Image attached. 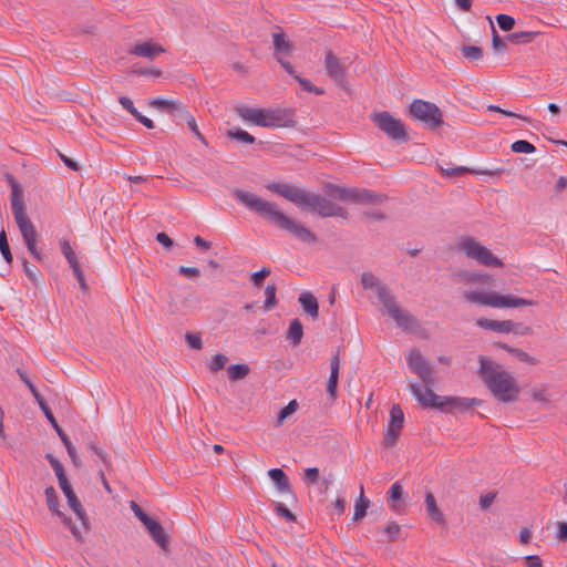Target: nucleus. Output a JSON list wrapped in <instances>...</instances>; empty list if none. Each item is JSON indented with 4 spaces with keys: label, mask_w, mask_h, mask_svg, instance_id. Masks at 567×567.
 <instances>
[{
    "label": "nucleus",
    "mask_w": 567,
    "mask_h": 567,
    "mask_svg": "<svg viewBox=\"0 0 567 567\" xmlns=\"http://www.w3.org/2000/svg\"><path fill=\"white\" fill-rule=\"evenodd\" d=\"M234 197L266 221L288 231L302 243H316L317 236L301 223L285 215L276 203L267 202L258 195L239 188L233 190Z\"/></svg>",
    "instance_id": "f257e3e1"
},
{
    "label": "nucleus",
    "mask_w": 567,
    "mask_h": 567,
    "mask_svg": "<svg viewBox=\"0 0 567 567\" xmlns=\"http://www.w3.org/2000/svg\"><path fill=\"white\" fill-rule=\"evenodd\" d=\"M478 374L493 396L503 403L516 401L520 390L513 373L484 355L478 357Z\"/></svg>",
    "instance_id": "f03ea898"
},
{
    "label": "nucleus",
    "mask_w": 567,
    "mask_h": 567,
    "mask_svg": "<svg viewBox=\"0 0 567 567\" xmlns=\"http://www.w3.org/2000/svg\"><path fill=\"white\" fill-rule=\"evenodd\" d=\"M409 390L414 395L420 404L425 408H435L442 411H465L473 406L480 405L481 401L477 399L458 398V396H441L434 392H429V398L422 392L419 384L410 382Z\"/></svg>",
    "instance_id": "7ed1b4c3"
},
{
    "label": "nucleus",
    "mask_w": 567,
    "mask_h": 567,
    "mask_svg": "<svg viewBox=\"0 0 567 567\" xmlns=\"http://www.w3.org/2000/svg\"><path fill=\"white\" fill-rule=\"evenodd\" d=\"M463 298L467 302L480 303L493 308H518L536 306L537 302L529 299L518 298L513 295L502 296L496 292L465 291Z\"/></svg>",
    "instance_id": "20e7f679"
},
{
    "label": "nucleus",
    "mask_w": 567,
    "mask_h": 567,
    "mask_svg": "<svg viewBox=\"0 0 567 567\" xmlns=\"http://www.w3.org/2000/svg\"><path fill=\"white\" fill-rule=\"evenodd\" d=\"M329 194L342 202H351L359 205H380L388 199L386 195L369 189L344 188L336 185L330 187Z\"/></svg>",
    "instance_id": "39448f33"
},
{
    "label": "nucleus",
    "mask_w": 567,
    "mask_h": 567,
    "mask_svg": "<svg viewBox=\"0 0 567 567\" xmlns=\"http://www.w3.org/2000/svg\"><path fill=\"white\" fill-rule=\"evenodd\" d=\"M236 112L244 121L261 127H279L285 121V114L279 110L237 106Z\"/></svg>",
    "instance_id": "423d86ee"
},
{
    "label": "nucleus",
    "mask_w": 567,
    "mask_h": 567,
    "mask_svg": "<svg viewBox=\"0 0 567 567\" xmlns=\"http://www.w3.org/2000/svg\"><path fill=\"white\" fill-rule=\"evenodd\" d=\"M409 115L424 123L429 128L435 130L443 124V113L440 107L429 101L415 99L409 105Z\"/></svg>",
    "instance_id": "0eeeda50"
},
{
    "label": "nucleus",
    "mask_w": 567,
    "mask_h": 567,
    "mask_svg": "<svg viewBox=\"0 0 567 567\" xmlns=\"http://www.w3.org/2000/svg\"><path fill=\"white\" fill-rule=\"evenodd\" d=\"M371 121L381 132L394 142L406 143L409 141V134L404 123L395 118L391 113L386 111L373 113Z\"/></svg>",
    "instance_id": "6e6552de"
},
{
    "label": "nucleus",
    "mask_w": 567,
    "mask_h": 567,
    "mask_svg": "<svg viewBox=\"0 0 567 567\" xmlns=\"http://www.w3.org/2000/svg\"><path fill=\"white\" fill-rule=\"evenodd\" d=\"M406 363L409 369L421 379L424 386L422 392L429 398V392H434L432 388L435 385L432 365L416 348L412 349L406 355Z\"/></svg>",
    "instance_id": "1a4fd4ad"
},
{
    "label": "nucleus",
    "mask_w": 567,
    "mask_h": 567,
    "mask_svg": "<svg viewBox=\"0 0 567 567\" xmlns=\"http://www.w3.org/2000/svg\"><path fill=\"white\" fill-rule=\"evenodd\" d=\"M458 248L468 258L476 260L478 264L486 267H503L501 259L495 257L489 249L481 245L474 237H465L458 243Z\"/></svg>",
    "instance_id": "9d476101"
},
{
    "label": "nucleus",
    "mask_w": 567,
    "mask_h": 567,
    "mask_svg": "<svg viewBox=\"0 0 567 567\" xmlns=\"http://www.w3.org/2000/svg\"><path fill=\"white\" fill-rule=\"evenodd\" d=\"M301 207H307L319 214L321 217H348L346 208L334 204L329 198L315 193L307 192Z\"/></svg>",
    "instance_id": "9b49d317"
},
{
    "label": "nucleus",
    "mask_w": 567,
    "mask_h": 567,
    "mask_svg": "<svg viewBox=\"0 0 567 567\" xmlns=\"http://www.w3.org/2000/svg\"><path fill=\"white\" fill-rule=\"evenodd\" d=\"M21 233L23 241L30 254L37 259L42 260V254L37 248L38 235L34 225L27 214L13 217Z\"/></svg>",
    "instance_id": "f8f14e48"
},
{
    "label": "nucleus",
    "mask_w": 567,
    "mask_h": 567,
    "mask_svg": "<svg viewBox=\"0 0 567 567\" xmlns=\"http://www.w3.org/2000/svg\"><path fill=\"white\" fill-rule=\"evenodd\" d=\"M386 313L395 321V323L404 330H411L416 326L415 318L408 311L401 309L395 296L392 293L382 302Z\"/></svg>",
    "instance_id": "ddd939ff"
},
{
    "label": "nucleus",
    "mask_w": 567,
    "mask_h": 567,
    "mask_svg": "<svg viewBox=\"0 0 567 567\" xmlns=\"http://www.w3.org/2000/svg\"><path fill=\"white\" fill-rule=\"evenodd\" d=\"M59 486H60L61 491L63 492L70 508L74 512V514L76 515L78 519L81 523V525L79 527L82 530V534L87 533L90 529L89 517H87L86 512L84 511L81 502L76 497L69 480H65V481L59 483Z\"/></svg>",
    "instance_id": "4468645a"
},
{
    "label": "nucleus",
    "mask_w": 567,
    "mask_h": 567,
    "mask_svg": "<svg viewBox=\"0 0 567 567\" xmlns=\"http://www.w3.org/2000/svg\"><path fill=\"white\" fill-rule=\"evenodd\" d=\"M44 494H45V501H47L48 508L54 515H56L62 520V523L64 525H66L70 528L72 535L78 540H81L82 539V530L80 529V527L78 525L73 524L72 519L59 509V497H58V494H56L54 487L53 486L47 487L44 491Z\"/></svg>",
    "instance_id": "2eb2a0df"
},
{
    "label": "nucleus",
    "mask_w": 567,
    "mask_h": 567,
    "mask_svg": "<svg viewBox=\"0 0 567 567\" xmlns=\"http://www.w3.org/2000/svg\"><path fill=\"white\" fill-rule=\"evenodd\" d=\"M295 50L288 38H274V58L289 75H295V68L289 61Z\"/></svg>",
    "instance_id": "dca6fc26"
},
{
    "label": "nucleus",
    "mask_w": 567,
    "mask_h": 567,
    "mask_svg": "<svg viewBox=\"0 0 567 567\" xmlns=\"http://www.w3.org/2000/svg\"><path fill=\"white\" fill-rule=\"evenodd\" d=\"M324 68L327 74L341 87L347 89V71L340 59L332 52L328 51L324 59Z\"/></svg>",
    "instance_id": "f3484780"
},
{
    "label": "nucleus",
    "mask_w": 567,
    "mask_h": 567,
    "mask_svg": "<svg viewBox=\"0 0 567 567\" xmlns=\"http://www.w3.org/2000/svg\"><path fill=\"white\" fill-rule=\"evenodd\" d=\"M267 188L276 193L286 199L292 202L293 204L298 206H302L303 199L306 197L307 192L296 187L293 185L289 184H281V183H271L267 185Z\"/></svg>",
    "instance_id": "a211bd4d"
},
{
    "label": "nucleus",
    "mask_w": 567,
    "mask_h": 567,
    "mask_svg": "<svg viewBox=\"0 0 567 567\" xmlns=\"http://www.w3.org/2000/svg\"><path fill=\"white\" fill-rule=\"evenodd\" d=\"M43 413H44L47 420L49 421V423L55 430V432L59 435V437L61 439V441L63 442V444H64V446H65V449L68 451V454L71 457L72 463L74 464V466L81 467L82 466V462H81L80 457L76 454V450H75L74 445L70 441L68 434L58 424V422H56V420H55L51 409L49 408L48 410H44Z\"/></svg>",
    "instance_id": "6ab92c4d"
},
{
    "label": "nucleus",
    "mask_w": 567,
    "mask_h": 567,
    "mask_svg": "<svg viewBox=\"0 0 567 567\" xmlns=\"http://www.w3.org/2000/svg\"><path fill=\"white\" fill-rule=\"evenodd\" d=\"M361 285L363 289L373 290L381 303L392 295L388 286L382 284L379 278L371 271L362 272Z\"/></svg>",
    "instance_id": "aec40b11"
},
{
    "label": "nucleus",
    "mask_w": 567,
    "mask_h": 567,
    "mask_svg": "<svg viewBox=\"0 0 567 567\" xmlns=\"http://www.w3.org/2000/svg\"><path fill=\"white\" fill-rule=\"evenodd\" d=\"M7 181L11 186V208L13 217L27 214L24 202L22 198V189L19 183L14 179L12 175H8Z\"/></svg>",
    "instance_id": "412c9836"
},
{
    "label": "nucleus",
    "mask_w": 567,
    "mask_h": 567,
    "mask_svg": "<svg viewBox=\"0 0 567 567\" xmlns=\"http://www.w3.org/2000/svg\"><path fill=\"white\" fill-rule=\"evenodd\" d=\"M145 526V528L147 529L148 534L151 535L152 539L165 551H168L169 548H168V545H169V540H168V535L167 533L164 530V528L162 527V525L151 518L148 519L147 522H145V524H143Z\"/></svg>",
    "instance_id": "4be33fe9"
},
{
    "label": "nucleus",
    "mask_w": 567,
    "mask_h": 567,
    "mask_svg": "<svg viewBox=\"0 0 567 567\" xmlns=\"http://www.w3.org/2000/svg\"><path fill=\"white\" fill-rule=\"evenodd\" d=\"M128 52L136 56L153 60L159 54L164 53L165 49L157 43L145 41L133 45Z\"/></svg>",
    "instance_id": "5701e85b"
},
{
    "label": "nucleus",
    "mask_w": 567,
    "mask_h": 567,
    "mask_svg": "<svg viewBox=\"0 0 567 567\" xmlns=\"http://www.w3.org/2000/svg\"><path fill=\"white\" fill-rule=\"evenodd\" d=\"M340 349H337L336 353L330 359V375L327 382V392L331 400L337 399V388L340 370Z\"/></svg>",
    "instance_id": "b1692460"
},
{
    "label": "nucleus",
    "mask_w": 567,
    "mask_h": 567,
    "mask_svg": "<svg viewBox=\"0 0 567 567\" xmlns=\"http://www.w3.org/2000/svg\"><path fill=\"white\" fill-rule=\"evenodd\" d=\"M437 167H439L442 176L445 178L457 177V176H462L464 174L493 175L498 172V171H491V169H474V168H468L465 166L444 167L439 163H437Z\"/></svg>",
    "instance_id": "393cba45"
},
{
    "label": "nucleus",
    "mask_w": 567,
    "mask_h": 567,
    "mask_svg": "<svg viewBox=\"0 0 567 567\" xmlns=\"http://www.w3.org/2000/svg\"><path fill=\"white\" fill-rule=\"evenodd\" d=\"M476 324L485 330H491L499 333H509L511 330H514V321L512 320H492L481 318L476 321Z\"/></svg>",
    "instance_id": "a878e982"
},
{
    "label": "nucleus",
    "mask_w": 567,
    "mask_h": 567,
    "mask_svg": "<svg viewBox=\"0 0 567 567\" xmlns=\"http://www.w3.org/2000/svg\"><path fill=\"white\" fill-rule=\"evenodd\" d=\"M529 38H492V49L495 54H502L509 51V45L526 44Z\"/></svg>",
    "instance_id": "bb28decb"
},
{
    "label": "nucleus",
    "mask_w": 567,
    "mask_h": 567,
    "mask_svg": "<svg viewBox=\"0 0 567 567\" xmlns=\"http://www.w3.org/2000/svg\"><path fill=\"white\" fill-rule=\"evenodd\" d=\"M298 300L307 315L315 320L318 319L319 306L316 297L311 292L306 291L300 293Z\"/></svg>",
    "instance_id": "cd10ccee"
},
{
    "label": "nucleus",
    "mask_w": 567,
    "mask_h": 567,
    "mask_svg": "<svg viewBox=\"0 0 567 567\" xmlns=\"http://www.w3.org/2000/svg\"><path fill=\"white\" fill-rule=\"evenodd\" d=\"M268 475L279 492L291 494L289 478L281 468H271L269 470Z\"/></svg>",
    "instance_id": "c85d7f7f"
},
{
    "label": "nucleus",
    "mask_w": 567,
    "mask_h": 567,
    "mask_svg": "<svg viewBox=\"0 0 567 567\" xmlns=\"http://www.w3.org/2000/svg\"><path fill=\"white\" fill-rule=\"evenodd\" d=\"M425 507L427 515L439 524H444L445 518L441 509L439 508L435 497L431 492L425 494Z\"/></svg>",
    "instance_id": "c756f323"
},
{
    "label": "nucleus",
    "mask_w": 567,
    "mask_h": 567,
    "mask_svg": "<svg viewBox=\"0 0 567 567\" xmlns=\"http://www.w3.org/2000/svg\"><path fill=\"white\" fill-rule=\"evenodd\" d=\"M17 373L19 374V377L22 380V382L29 388L30 392L32 393V395L35 399V401L38 402V404H39L40 409L42 410V412L44 410H48L49 406H48L47 402L44 401L43 396L39 393L37 388L33 385V383L29 379L28 374L23 370H21V369H17Z\"/></svg>",
    "instance_id": "7c9ffc66"
},
{
    "label": "nucleus",
    "mask_w": 567,
    "mask_h": 567,
    "mask_svg": "<svg viewBox=\"0 0 567 567\" xmlns=\"http://www.w3.org/2000/svg\"><path fill=\"white\" fill-rule=\"evenodd\" d=\"M496 346L498 348L507 351L509 354L515 357L520 362H525V363L532 364V365L537 363V360L534 357L529 355L527 352H525L522 349L513 348L506 343H497Z\"/></svg>",
    "instance_id": "2f4dec72"
},
{
    "label": "nucleus",
    "mask_w": 567,
    "mask_h": 567,
    "mask_svg": "<svg viewBox=\"0 0 567 567\" xmlns=\"http://www.w3.org/2000/svg\"><path fill=\"white\" fill-rule=\"evenodd\" d=\"M370 506V501L363 494V486H360V496L354 505V513L352 516L353 522L361 520L365 515Z\"/></svg>",
    "instance_id": "473e14b6"
},
{
    "label": "nucleus",
    "mask_w": 567,
    "mask_h": 567,
    "mask_svg": "<svg viewBox=\"0 0 567 567\" xmlns=\"http://www.w3.org/2000/svg\"><path fill=\"white\" fill-rule=\"evenodd\" d=\"M432 50L435 52V55L440 58L441 60H444L446 58H450L454 55L457 50H455L456 45H450L442 41L441 38H437V41L431 45Z\"/></svg>",
    "instance_id": "72a5a7b5"
},
{
    "label": "nucleus",
    "mask_w": 567,
    "mask_h": 567,
    "mask_svg": "<svg viewBox=\"0 0 567 567\" xmlns=\"http://www.w3.org/2000/svg\"><path fill=\"white\" fill-rule=\"evenodd\" d=\"M455 50L460 51L462 55L471 62L483 58V49L477 45L457 44Z\"/></svg>",
    "instance_id": "f704fd0d"
},
{
    "label": "nucleus",
    "mask_w": 567,
    "mask_h": 567,
    "mask_svg": "<svg viewBox=\"0 0 567 567\" xmlns=\"http://www.w3.org/2000/svg\"><path fill=\"white\" fill-rule=\"evenodd\" d=\"M303 336V328L299 319H293L287 331V339L293 344L298 346Z\"/></svg>",
    "instance_id": "c9c22d12"
},
{
    "label": "nucleus",
    "mask_w": 567,
    "mask_h": 567,
    "mask_svg": "<svg viewBox=\"0 0 567 567\" xmlns=\"http://www.w3.org/2000/svg\"><path fill=\"white\" fill-rule=\"evenodd\" d=\"M249 372L250 368L245 363L231 364L227 369L228 379L233 382L245 379Z\"/></svg>",
    "instance_id": "e433bc0d"
},
{
    "label": "nucleus",
    "mask_w": 567,
    "mask_h": 567,
    "mask_svg": "<svg viewBox=\"0 0 567 567\" xmlns=\"http://www.w3.org/2000/svg\"><path fill=\"white\" fill-rule=\"evenodd\" d=\"M176 103H177V100H168V99H163V97H153L148 101L150 106H152L158 111L166 112L168 114L172 113Z\"/></svg>",
    "instance_id": "4c0bfd02"
},
{
    "label": "nucleus",
    "mask_w": 567,
    "mask_h": 567,
    "mask_svg": "<svg viewBox=\"0 0 567 567\" xmlns=\"http://www.w3.org/2000/svg\"><path fill=\"white\" fill-rule=\"evenodd\" d=\"M401 426H393L388 424L386 432L384 433L383 444L385 447L394 446L398 442V439L401 434Z\"/></svg>",
    "instance_id": "58836bf2"
},
{
    "label": "nucleus",
    "mask_w": 567,
    "mask_h": 567,
    "mask_svg": "<svg viewBox=\"0 0 567 567\" xmlns=\"http://www.w3.org/2000/svg\"><path fill=\"white\" fill-rule=\"evenodd\" d=\"M298 402L296 400H291L284 409H281L278 413L276 426H281L284 422L298 410Z\"/></svg>",
    "instance_id": "ea45409f"
},
{
    "label": "nucleus",
    "mask_w": 567,
    "mask_h": 567,
    "mask_svg": "<svg viewBox=\"0 0 567 567\" xmlns=\"http://www.w3.org/2000/svg\"><path fill=\"white\" fill-rule=\"evenodd\" d=\"M45 458L48 460L52 470L54 471L59 483L68 480V477L65 475L64 467H63L62 463L56 457H54L51 453H48L45 455Z\"/></svg>",
    "instance_id": "a19ab883"
},
{
    "label": "nucleus",
    "mask_w": 567,
    "mask_h": 567,
    "mask_svg": "<svg viewBox=\"0 0 567 567\" xmlns=\"http://www.w3.org/2000/svg\"><path fill=\"white\" fill-rule=\"evenodd\" d=\"M87 449L90 451H92L94 454H96V456L101 460V462L103 463V465L106 467V470L109 472H112L113 471V465L111 463V460L109 457V455L106 454V452L104 450H102L101 447H99L94 442H89L87 443Z\"/></svg>",
    "instance_id": "79ce46f5"
},
{
    "label": "nucleus",
    "mask_w": 567,
    "mask_h": 567,
    "mask_svg": "<svg viewBox=\"0 0 567 567\" xmlns=\"http://www.w3.org/2000/svg\"><path fill=\"white\" fill-rule=\"evenodd\" d=\"M228 362V357L223 353H217L213 357V359L208 362L207 368L212 373H217L219 370H223Z\"/></svg>",
    "instance_id": "37998d69"
},
{
    "label": "nucleus",
    "mask_w": 567,
    "mask_h": 567,
    "mask_svg": "<svg viewBox=\"0 0 567 567\" xmlns=\"http://www.w3.org/2000/svg\"><path fill=\"white\" fill-rule=\"evenodd\" d=\"M291 76L300 84L302 90L316 95L324 94V90L322 87L315 86L308 79L299 76L296 72L295 75Z\"/></svg>",
    "instance_id": "c03bdc74"
},
{
    "label": "nucleus",
    "mask_w": 567,
    "mask_h": 567,
    "mask_svg": "<svg viewBox=\"0 0 567 567\" xmlns=\"http://www.w3.org/2000/svg\"><path fill=\"white\" fill-rule=\"evenodd\" d=\"M276 290L277 289L275 284H268L265 288L266 300L264 303V308L267 311L271 310L277 305Z\"/></svg>",
    "instance_id": "a18cd8bd"
},
{
    "label": "nucleus",
    "mask_w": 567,
    "mask_h": 567,
    "mask_svg": "<svg viewBox=\"0 0 567 567\" xmlns=\"http://www.w3.org/2000/svg\"><path fill=\"white\" fill-rule=\"evenodd\" d=\"M404 413L399 404H393L390 410V422L389 425L403 427Z\"/></svg>",
    "instance_id": "49530a36"
},
{
    "label": "nucleus",
    "mask_w": 567,
    "mask_h": 567,
    "mask_svg": "<svg viewBox=\"0 0 567 567\" xmlns=\"http://www.w3.org/2000/svg\"><path fill=\"white\" fill-rule=\"evenodd\" d=\"M227 136L231 140H236L240 143L252 144L255 137L244 130H230L227 132Z\"/></svg>",
    "instance_id": "de8ad7c7"
},
{
    "label": "nucleus",
    "mask_w": 567,
    "mask_h": 567,
    "mask_svg": "<svg viewBox=\"0 0 567 567\" xmlns=\"http://www.w3.org/2000/svg\"><path fill=\"white\" fill-rule=\"evenodd\" d=\"M495 19L498 28L504 32H509L515 27V19L508 14L499 13Z\"/></svg>",
    "instance_id": "09e8293b"
},
{
    "label": "nucleus",
    "mask_w": 567,
    "mask_h": 567,
    "mask_svg": "<svg viewBox=\"0 0 567 567\" xmlns=\"http://www.w3.org/2000/svg\"><path fill=\"white\" fill-rule=\"evenodd\" d=\"M511 150L514 153L529 154V153H534L536 151V147L532 143H529L525 140H518L511 145Z\"/></svg>",
    "instance_id": "8fccbe9b"
},
{
    "label": "nucleus",
    "mask_w": 567,
    "mask_h": 567,
    "mask_svg": "<svg viewBox=\"0 0 567 567\" xmlns=\"http://www.w3.org/2000/svg\"><path fill=\"white\" fill-rule=\"evenodd\" d=\"M22 267L24 275L28 277V279L38 286L40 284V277H39V270L37 267L30 266L29 261L27 259L22 260Z\"/></svg>",
    "instance_id": "3c124183"
},
{
    "label": "nucleus",
    "mask_w": 567,
    "mask_h": 567,
    "mask_svg": "<svg viewBox=\"0 0 567 567\" xmlns=\"http://www.w3.org/2000/svg\"><path fill=\"white\" fill-rule=\"evenodd\" d=\"M192 299H193L192 295H189L188 297H185L181 301V306L175 300H171L168 303V312L171 315H183L184 313L183 309L188 307V303L192 301Z\"/></svg>",
    "instance_id": "603ef678"
},
{
    "label": "nucleus",
    "mask_w": 567,
    "mask_h": 567,
    "mask_svg": "<svg viewBox=\"0 0 567 567\" xmlns=\"http://www.w3.org/2000/svg\"><path fill=\"white\" fill-rule=\"evenodd\" d=\"M0 251L8 264L12 262V254L4 230L0 231Z\"/></svg>",
    "instance_id": "864d4df0"
},
{
    "label": "nucleus",
    "mask_w": 567,
    "mask_h": 567,
    "mask_svg": "<svg viewBox=\"0 0 567 567\" xmlns=\"http://www.w3.org/2000/svg\"><path fill=\"white\" fill-rule=\"evenodd\" d=\"M60 247H61L62 254L66 258L70 266L79 262L75 257L74 251L72 250L70 243L66 239L60 240Z\"/></svg>",
    "instance_id": "5fc2aeb1"
},
{
    "label": "nucleus",
    "mask_w": 567,
    "mask_h": 567,
    "mask_svg": "<svg viewBox=\"0 0 567 567\" xmlns=\"http://www.w3.org/2000/svg\"><path fill=\"white\" fill-rule=\"evenodd\" d=\"M169 115L175 117L177 121H186L192 114H189L187 107L183 103L177 101L175 107L173 109Z\"/></svg>",
    "instance_id": "6e6d98bb"
},
{
    "label": "nucleus",
    "mask_w": 567,
    "mask_h": 567,
    "mask_svg": "<svg viewBox=\"0 0 567 567\" xmlns=\"http://www.w3.org/2000/svg\"><path fill=\"white\" fill-rule=\"evenodd\" d=\"M486 110H487L488 112H496V113L503 114V115H505V116L517 117V118H520V120H523V121H525V122H527V123H529V122H530V120H529L528 117H526V116H523V115L516 114V113H514V112H512V111H507V110L502 109V107H499V106H497V105H494V104H489V105H487Z\"/></svg>",
    "instance_id": "4d7b16f0"
},
{
    "label": "nucleus",
    "mask_w": 567,
    "mask_h": 567,
    "mask_svg": "<svg viewBox=\"0 0 567 567\" xmlns=\"http://www.w3.org/2000/svg\"><path fill=\"white\" fill-rule=\"evenodd\" d=\"M458 276L466 280V281H471V282H487V278L488 276L487 275H482V274H477V272H468V271H464V272H460Z\"/></svg>",
    "instance_id": "13d9d810"
},
{
    "label": "nucleus",
    "mask_w": 567,
    "mask_h": 567,
    "mask_svg": "<svg viewBox=\"0 0 567 567\" xmlns=\"http://www.w3.org/2000/svg\"><path fill=\"white\" fill-rule=\"evenodd\" d=\"M185 339L192 349L200 350L203 348V341L198 333L186 332Z\"/></svg>",
    "instance_id": "bf43d9fd"
},
{
    "label": "nucleus",
    "mask_w": 567,
    "mask_h": 567,
    "mask_svg": "<svg viewBox=\"0 0 567 567\" xmlns=\"http://www.w3.org/2000/svg\"><path fill=\"white\" fill-rule=\"evenodd\" d=\"M271 270L269 268H261L259 271H256L251 275V281L255 286L259 287L262 284V280L270 275Z\"/></svg>",
    "instance_id": "052dcab7"
},
{
    "label": "nucleus",
    "mask_w": 567,
    "mask_h": 567,
    "mask_svg": "<svg viewBox=\"0 0 567 567\" xmlns=\"http://www.w3.org/2000/svg\"><path fill=\"white\" fill-rule=\"evenodd\" d=\"M276 511L287 522H296V515L290 512L282 503L276 504Z\"/></svg>",
    "instance_id": "680f3d73"
},
{
    "label": "nucleus",
    "mask_w": 567,
    "mask_h": 567,
    "mask_svg": "<svg viewBox=\"0 0 567 567\" xmlns=\"http://www.w3.org/2000/svg\"><path fill=\"white\" fill-rule=\"evenodd\" d=\"M70 267L72 268L73 274H74L76 280L79 281V285H80L81 289L83 291H85L87 289V286H86L85 279H84L83 271H82V269L80 267V264L76 262V264H74V265H72Z\"/></svg>",
    "instance_id": "e2e57ef3"
},
{
    "label": "nucleus",
    "mask_w": 567,
    "mask_h": 567,
    "mask_svg": "<svg viewBox=\"0 0 567 567\" xmlns=\"http://www.w3.org/2000/svg\"><path fill=\"white\" fill-rule=\"evenodd\" d=\"M532 399L536 402H542L544 404L549 403V393L545 389L533 390Z\"/></svg>",
    "instance_id": "0e129e2a"
},
{
    "label": "nucleus",
    "mask_w": 567,
    "mask_h": 567,
    "mask_svg": "<svg viewBox=\"0 0 567 567\" xmlns=\"http://www.w3.org/2000/svg\"><path fill=\"white\" fill-rule=\"evenodd\" d=\"M400 530L401 528L395 522H390L384 528V533L391 540H395L399 537Z\"/></svg>",
    "instance_id": "69168bd1"
},
{
    "label": "nucleus",
    "mask_w": 567,
    "mask_h": 567,
    "mask_svg": "<svg viewBox=\"0 0 567 567\" xmlns=\"http://www.w3.org/2000/svg\"><path fill=\"white\" fill-rule=\"evenodd\" d=\"M131 509L143 524L151 519V517L146 513H144L141 506L134 501L131 502Z\"/></svg>",
    "instance_id": "338daca9"
},
{
    "label": "nucleus",
    "mask_w": 567,
    "mask_h": 567,
    "mask_svg": "<svg viewBox=\"0 0 567 567\" xmlns=\"http://www.w3.org/2000/svg\"><path fill=\"white\" fill-rule=\"evenodd\" d=\"M118 102L127 111L130 112L134 117L138 115V111L136 110V107L134 106L133 102L131 99L126 97V96H121L118 99Z\"/></svg>",
    "instance_id": "774afa93"
}]
</instances>
